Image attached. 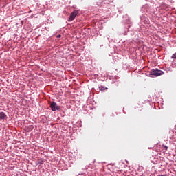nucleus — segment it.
<instances>
[{"label": "nucleus", "instance_id": "nucleus-8", "mask_svg": "<svg viewBox=\"0 0 176 176\" xmlns=\"http://www.w3.org/2000/svg\"><path fill=\"white\" fill-rule=\"evenodd\" d=\"M164 148L165 151H167V149H168V147H167V146H164Z\"/></svg>", "mask_w": 176, "mask_h": 176}, {"label": "nucleus", "instance_id": "nucleus-1", "mask_svg": "<svg viewBox=\"0 0 176 176\" xmlns=\"http://www.w3.org/2000/svg\"><path fill=\"white\" fill-rule=\"evenodd\" d=\"M163 71L157 69H153L150 72V75H153V76H160V75H163Z\"/></svg>", "mask_w": 176, "mask_h": 176}, {"label": "nucleus", "instance_id": "nucleus-3", "mask_svg": "<svg viewBox=\"0 0 176 176\" xmlns=\"http://www.w3.org/2000/svg\"><path fill=\"white\" fill-rule=\"evenodd\" d=\"M50 108H51L52 111H53L54 112L56 111H59L60 106L57 105V103H56L55 102H52L50 104Z\"/></svg>", "mask_w": 176, "mask_h": 176}, {"label": "nucleus", "instance_id": "nucleus-7", "mask_svg": "<svg viewBox=\"0 0 176 176\" xmlns=\"http://www.w3.org/2000/svg\"><path fill=\"white\" fill-rule=\"evenodd\" d=\"M171 58L176 59V52L174 54L172 55Z\"/></svg>", "mask_w": 176, "mask_h": 176}, {"label": "nucleus", "instance_id": "nucleus-4", "mask_svg": "<svg viewBox=\"0 0 176 176\" xmlns=\"http://www.w3.org/2000/svg\"><path fill=\"white\" fill-rule=\"evenodd\" d=\"M104 3H104V1L100 0L97 2V6H98L99 8H101V6H104Z\"/></svg>", "mask_w": 176, "mask_h": 176}, {"label": "nucleus", "instance_id": "nucleus-6", "mask_svg": "<svg viewBox=\"0 0 176 176\" xmlns=\"http://www.w3.org/2000/svg\"><path fill=\"white\" fill-rule=\"evenodd\" d=\"M99 89L101 91H104V90H108V88L104 87V86H100L99 87Z\"/></svg>", "mask_w": 176, "mask_h": 176}, {"label": "nucleus", "instance_id": "nucleus-11", "mask_svg": "<svg viewBox=\"0 0 176 176\" xmlns=\"http://www.w3.org/2000/svg\"><path fill=\"white\" fill-rule=\"evenodd\" d=\"M60 37H61V35H59V36H58V38H60Z\"/></svg>", "mask_w": 176, "mask_h": 176}, {"label": "nucleus", "instance_id": "nucleus-2", "mask_svg": "<svg viewBox=\"0 0 176 176\" xmlns=\"http://www.w3.org/2000/svg\"><path fill=\"white\" fill-rule=\"evenodd\" d=\"M78 13H79V11H78L77 10H74L71 13L69 18L68 19V21H74V20H75V17H76V16H78Z\"/></svg>", "mask_w": 176, "mask_h": 176}, {"label": "nucleus", "instance_id": "nucleus-5", "mask_svg": "<svg viewBox=\"0 0 176 176\" xmlns=\"http://www.w3.org/2000/svg\"><path fill=\"white\" fill-rule=\"evenodd\" d=\"M6 118V114L3 112L0 113V120H2V119H5Z\"/></svg>", "mask_w": 176, "mask_h": 176}, {"label": "nucleus", "instance_id": "nucleus-9", "mask_svg": "<svg viewBox=\"0 0 176 176\" xmlns=\"http://www.w3.org/2000/svg\"><path fill=\"white\" fill-rule=\"evenodd\" d=\"M30 130H32V129H34L33 126H30Z\"/></svg>", "mask_w": 176, "mask_h": 176}, {"label": "nucleus", "instance_id": "nucleus-10", "mask_svg": "<svg viewBox=\"0 0 176 176\" xmlns=\"http://www.w3.org/2000/svg\"><path fill=\"white\" fill-rule=\"evenodd\" d=\"M157 176H167V175H157Z\"/></svg>", "mask_w": 176, "mask_h": 176}]
</instances>
